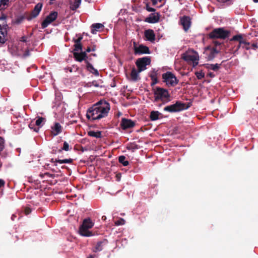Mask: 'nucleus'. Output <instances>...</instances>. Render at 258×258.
I'll use <instances>...</instances> for the list:
<instances>
[{
	"instance_id": "obj_1",
	"label": "nucleus",
	"mask_w": 258,
	"mask_h": 258,
	"mask_svg": "<svg viewBox=\"0 0 258 258\" xmlns=\"http://www.w3.org/2000/svg\"><path fill=\"white\" fill-rule=\"evenodd\" d=\"M109 110V103L100 100L88 109L86 117L91 120H99L107 116Z\"/></svg>"
},
{
	"instance_id": "obj_2",
	"label": "nucleus",
	"mask_w": 258,
	"mask_h": 258,
	"mask_svg": "<svg viewBox=\"0 0 258 258\" xmlns=\"http://www.w3.org/2000/svg\"><path fill=\"white\" fill-rule=\"evenodd\" d=\"M154 95V101L159 100L162 101L163 104L170 101V95L168 90L160 87H156L153 89Z\"/></svg>"
},
{
	"instance_id": "obj_3",
	"label": "nucleus",
	"mask_w": 258,
	"mask_h": 258,
	"mask_svg": "<svg viewBox=\"0 0 258 258\" xmlns=\"http://www.w3.org/2000/svg\"><path fill=\"white\" fill-rule=\"evenodd\" d=\"M230 34L229 30L225 29L224 28H218L214 29L209 34V38L212 39H225L228 38Z\"/></svg>"
},
{
	"instance_id": "obj_4",
	"label": "nucleus",
	"mask_w": 258,
	"mask_h": 258,
	"mask_svg": "<svg viewBox=\"0 0 258 258\" xmlns=\"http://www.w3.org/2000/svg\"><path fill=\"white\" fill-rule=\"evenodd\" d=\"M190 107V103L186 106V104L181 101H176L174 104L168 105L164 107V110L170 112H179Z\"/></svg>"
},
{
	"instance_id": "obj_5",
	"label": "nucleus",
	"mask_w": 258,
	"mask_h": 258,
	"mask_svg": "<svg viewBox=\"0 0 258 258\" xmlns=\"http://www.w3.org/2000/svg\"><path fill=\"white\" fill-rule=\"evenodd\" d=\"M163 82L168 86H175L179 82L176 76L171 72H167L162 75Z\"/></svg>"
},
{
	"instance_id": "obj_6",
	"label": "nucleus",
	"mask_w": 258,
	"mask_h": 258,
	"mask_svg": "<svg viewBox=\"0 0 258 258\" xmlns=\"http://www.w3.org/2000/svg\"><path fill=\"white\" fill-rule=\"evenodd\" d=\"M151 58L149 56H145L138 58L136 64L138 67L139 72H141L146 69V66L151 63Z\"/></svg>"
},
{
	"instance_id": "obj_7",
	"label": "nucleus",
	"mask_w": 258,
	"mask_h": 258,
	"mask_svg": "<svg viewBox=\"0 0 258 258\" xmlns=\"http://www.w3.org/2000/svg\"><path fill=\"white\" fill-rule=\"evenodd\" d=\"M57 12L53 11L51 12L42 22V28H46L50 23L54 21L57 17Z\"/></svg>"
},
{
	"instance_id": "obj_8",
	"label": "nucleus",
	"mask_w": 258,
	"mask_h": 258,
	"mask_svg": "<svg viewBox=\"0 0 258 258\" xmlns=\"http://www.w3.org/2000/svg\"><path fill=\"white\" fill-rule=\"evenodd\" d=\"M43 4L41 3H38L34 7L32 12L26 17V19L28 21H30L34 18L37 17L39 14L42 8Z\"/></svg>"
},
{
	"instance_id": "obj_9",
	"label": "nucleus",
	"mask_w": 258,
	"mask_h": 258,
	"mask_svg": "<svg viewBox=\"0 0 258 258\" xmlns=\"http://www.w3.org/2000/svg\"><path fill=\"white\" fill-rule=\"evenodd\" d=\"M136 125V122L126 118H122L120 126L123 130H126L133 128Z\"/></svg>"
},
{
	"instance_id": "obj_10",
	"label": "nucleus",
	"mask_w": 258,
	"mask_h": 258,
	"mask_svg": "<svg viewBox=\"0 0 258 258\" xmlns=\"http://www.w3.org/2000/svg\"><path fill=\"white\" fill-rule=\"evenodd\" d=\"M181 58L187 62L192 61L193 62L194 67L197 66L198 64V56L183 53L182 54Z\"/></svg>"
},
{
	"instance_id": "obj_11",
	"label": "nucleus",
	"mask_w": 258,
	"mask_h": 258,
	"mask_svg": "<svg viewBox=\"0 0 258 258\" xmlns=\"http://www.w3.org/2000/svg\"><path fill=\"white\" fill-rule=\"evenodd\" d=\"M134 53L135 54H149L150 51L149 48L143 44L139 45V46H134Z\"/></svg>"
},
{
	"instance_id": "obj_12",
	"label": "nucleus",
	"mask_w": 258,
	"mask_h": 258,
	"mask_svg": "<svg viewBox=\"0 0 258 258\" xmlns=\"http://www.w3.org/2000/svg\"><path fill=\"white\" fill-rule=\"evenodd\" d=\"M230 41H237L240 43V45H244V46L246 49H248L249 43L247 42L243 38L241 34H238L234 35L232 38L230 39Z\"/></svg>"
},
{
	"instance_id": "obj_13",
	"label": "nucleus",
	"mask_w": 258,
	"mask_h": 258,
	"mask_svg": "<svg viewBox=\"0 0 258 258\" xmlns=\"http://www.w3.org/2000/svg\"><path fill=\"white\" fill-rule=\"evenodd\" d=\"M219 52V51H218L216 47H213L212 48L207 47L206 50V53L207 55V59L209 60H213Z\"/></svg>"
},
{
	"instance_id": "obj_14",
	"label": "nucleus",
	"mask_w": 258,
	"mask_h": 258,
	"mask_svg": "<svg viewBox=\"0 0 258 258\" xmlns=\"http://www.w3.org/2000/svg\"><path fill=\"white\" fill-rule=\"evenodd\" d=\"M160 19V15L159 13H151L149 17H147L145 21L146 22L154 24L159 22Z\"/></svg>"
},
{
	"instance_id": "obj_15",
	"label": "nucleus",
	"mask_w": 258,
	"mask_h": 258,
	"mask_svg": "<svg viewBox=\"0 0 258 258\" xmlns=\"http://www.w3.org/2000/svg\"><path fill=\"white\" fill-rule=\"evenodd\" d=\"M108 242V240L106 239L98 241L95 246L93 248V251L94 252L101 251L103 249V247L107 244Z\"/></svg>"
},
{
	"instance_id": "obj_16",
	"label": "nucleus",
	"mask_w": 258,
	"mask_h": 258,
	"mask_svg": "<svg viewBox=\"0 0 258 258\" xmlns=\"http://www.w3.org/2000/svg\"><path fill=\"white\" fill-rule=\"evenodd\" d=\"M74 57L76 60L81 62L83 60H85L86 62V60H88L87 58H88V56L86 52H81L80 53L77 52H74L73 53Z\"/></svg>"
},
{
	"instance_id": "obj_17",
	"label": "nucleus",
	"mask_w": 258,
	"mask_h": 258,
	"mask_svg": "<svg viewBox=\"0 0 258 258\" xmlns=\"http://www.w3.org/2000/svg\"><path fill=\"white\" fill-rule=\"evenodd\" d=\"M181 24L182 25L184 30L187 31L191 24L190 19L188 16H183L180 19Z\"/></svg>"
},
{
	"instance_id": "obj_18",
	"label": "nucleus",
	"mask_w": 258,
	"mask_h": 258,
	"mask_svg": "<svg viewBox=\"0 0 258 258\" xmlns=\"http://www.w3.org/2000/svg\"><path fill=\"white\" fill-rule=\"evenodd\" d=\"M144 35L146 39L151 42L155 40V34L152 29H148L145 31Z\"/></svg>"
},
{
	"instance_id": "obj_19",
	"label": "nucleus",
	"mask_w": 258,
	"mask_h": 258,
	"mask_svg": "<svg viewBox=\"0 0 258 258\" xmlns=\"http://www.w3.org/2000/svg\"><path fill=\"white\" fill-rule=\"evenodd\" d=\"M7 31L6 28L0 25V44H3L7 41Z\"/></svg>"
},
{
	"instance_id": "obj_20",
	"label": "nucleus",
	"mask_w": 258,
	"mask_h": 258,
	"mask_svg": "<svg viewBox=\"0 0 258 258\" xmlns=\"http://www.w3.org/2000/svg\"><path fill=\"white\" fill-rule=\"evenodd\" d=\"M51 134L56 136L61 132L62 127L59 123L55 122L54 125L51 126Z\"/></svg>"
},
{
	"instance_id": "obj_21",
	"label": "nucleus",
	"mask_w": 258,
	"mask_h": 258,
	"mask_svg": "<svg viewBox=\"0 0 258 258\" xmlns=\"http://www.w3.org/2000/svg\"><path fill=\"white\" fill-rule=\"evenodd\" d=\"M94 225V222L91 220L90 218H85L83 220L82 224L81 225L82 226V230H83L84 227L88 229L92 228Z\"/></svg>"
},
{
	"instance_id": "obj_22",
	"label": "nucleus",
	"mask_w": 258,
	"mask_h": 258,
	"mask_svg": "<svg viewBox=\"0 0 258 258\" xmlns=\"http://www.w3.org/2000/svg\"><path fill=\"white\" fill-rule=\"evenodd\" d=\"M89 229L84 227L83 230H82V226L80 225L79 229V234L85 237H90L93 236V233L91 231H90Z\"/></svg>"
},
{
	"instance_id": "obj_23",
	"label": "nucleus",
	"mask_w": 258,
	"mask_h": 258,
	"mask_svg": "<svg viewBox=\"0 0 258 258\" xmlns=\"http://www.w3.org/2000/svg\"><path fill=\"white\" fill-rule=\"evenodd\" d=\"M86 69L89 72L92 73L96 76H99V72L97 71V70L93 67V66L89 62L88 60H86Z\"/></svg>"
},
{
	"instance_id": "obj_24",
	"label": "nucleus",
	"mask_w": 258,
	"mask_h": 258,
	"mask_svg": "<svg viewBox=\"0 0 258 258\" xmlns=\"http://www.w3.org/2000/svg\"><path fill=\"white\" fill-rule=\"evenodd\" d=\"M50 162L52 163H54V165H57V163H60V164H63V163H72L73 162V159L71 158L69 159H54L53 158H52L50 160Z\"/></svg>"
},
{
	"instance_id": "obj_25",
	"label": "nucleus",
	"mask_w": 258,
	"mask_h": 258,
	"mask_svg": "<svg viewBox=\"0 0 258 258\" xmlns=\"http://www.w3.org/2000/svg\"><path fill=\"white\" fill-rule=\"evenodd\" d=\"M104 26L101 23H95L93 24L91 27V33L93 34L96 33V31H99L100 29H102Z\"/></svg>"
},
{
	"instance_id": "obj_26",
	"label": "nucleus",
	"mask_w": 258,
	"mask_h": 258,
	"mask_svg": "<svg viewBox=\"0 0 258 258\" xmlns=\"http://www.w3.org/2000/svg\"><path fill=\"white\" fill-rule=\"evenodd\" d=\"M140 73L139 70L137 71L135 68L132 69L131 77L133 81H137L139 79V74Z\"/></svg>"
},
{
	"instance_id": "obj_27",
	"label": "nucleus",
	"mask_w": 258,
	"mask_h": 258,
	"mask_svg": "<svg viewBox=\"0 0 258 258\" xmlns=\"http://www.w3.org/2000/svg\"><path fill=\"white\" fill-rule=\"evenodd\" d=\"M162 114L158 111H152L150 113V118L152 121H155L159 118V115Z\"/></svg>"
},
{
	"instance_id": "obj_28",
	"label": "nucleus",
	"mask_w": 258,
	"mask_h": 258,
	"mask_svg": "<svg viewBox=\"0 0 258 258\" xmlns=\"http://www.w3.org/2000/svg\"><path fill=\"white\" fill-rule=\"evenodd\" d=\"M36 118L37 119L35 121V124L39 129L40 127L43 126L46 121V119L45 118L41 116H37Z\"/></svg>"
},
{
	"instance_id": "obj_29",
	"label": "nucleus",
	"mask_w": 258,
	"mask_h": 258,
	"mask_svg": "<svg viewBox=\"0 0 258 258\" xmlns=\"http://www.w3.org/2000/svg\"><path fill=\"white\" fill-rule=\"evenodd\" d=\"M221 64H205V67L208 70H212L214 71L218 70L220 67Z\"/></svg>"
},
{
	"instance_id": "obj_30",
	"label": "nucleus",
	"mask_w": 258,
	"mask_h": 258,
	"mask_svg": "<svg viewBox=\"0 0 258 258\" xmlns=\"http://www.w3.org/2000/svg\"><path fill=\"white\" fill-rule=\"evenodd\" d=\"M100 82H101V80L96 81L94 80L92 82H88L85 85V87H91L92 86H94L95 87H101V86L100 85Z\"/></svg>"
},
{
	"instance_id": "obj_31",
	"label": "nucleus",
	"mask_w": 258,
	"mask_h": 258,
	"mask_svg": "<svg viewBox=\"0 0 258 258\" xmlns=\"http://www.w3.org/2000/svg\"><path fill=\"white\" fill-rule=\"evenodd\" d=\"M88 135L90 137H95L96 138H101L102 137L101 131L95 132L93 131H90L88 132Z\"/></svg>"
},
{
	"instance_id": "obj_32",
	"label": "nucleus",
	"mask_w": 258,
	"mask_h": 258,
	"mask_svg": "<svg viewBox=\"0 0 258 258\" xmlns=\"http://www.w3.org/2000/svg\"><path fill=\"white\" fill-rule=\"evenodd\" d=\"M81 2V0H74L73 3L71 4V9L73 11H75L79 7Z\"/></svg>"
},
{
	"instance_id": "obj_33",
	"label": "nucleus",
	"mask_w": 258,
	"mask_h": 258,
	"mask_svg": "<svg viewBox=\"0 0 258 258\" xmlns=\"http://www.w3.org/2000/svg\"><path fill=\"white\" fill-rule=\"evenodd\" d=\"M126 157L124 156H120L118 157V161L121 163L124 166H126L129 164L128 161L126 160Z\"/></svg>"
},
{
	"instance_id": "obj_34",
	"label": "nucleus",
	"mask_w": 258,
	"mask_h": 258,
	"mask_svg": "<svg viewBox=\"0 0 258 258\" xmlns=\"http://www.w3.org/2000/svg\"><path fill=\"white\" fill-rule=\"evenodd\" d=\"M126 149L133 152L135 150L139 149V146L135 143H131L127 146Z\"/></svg>"
},
{
	"instance_id": "obj_35",
	"label": "nucleus",
	"mask_w": 258,
	"mask_h": 258,
	"mask_svg": "<svg viewBox=\"0 0 258 258\" xmlns=\"http://www.w3.org/2000/svg\"><path fill=\"white\" fill-rule=\"evenodd\" d=\"M25 19V17L23 15L19 16L16 18L14 20V23L16 24H20Z\"/></svg>"
},
{
	"instance_id": "obj_36",
	"label": "nucleus",
	"mask_w": 258,
	"mask_h": 258,
	"mask_svg": "<svg viewBox=\"0 0 258 258\" xmlns=\"http://www.w3.org/2000/svg\"><path fill=\"white\" fill-rule=\"evenodd\" d=\"M71 148H70V146L69 144L67 142H64L63 143V147L58 150V153H61L62 150H64L66 151H68L70 150Z\"/></svg>"
},
{
	"instance_id": "obj_37",
	"label": "nucleus",
	"mask_w": 258,
	"mask_h": 258,
	"mask_svg": "<svg viewBox=\"0 0 258 258\" xmlns=\"http://www.w3.org/2000/svg\"><path fill=\"white\" fill-rule=\"evenodd\" d=\"M35 123H33L32 121H31L30 124H29V127L31 130H33V131L38 133L39 131V127H35Z\"/></svg>"
},
{
	"instance_id": "obj_38",
	"label": "nucleus",
	"mask_w": 258,
	"mask_h": 258,
	"mask_svg": "<svg viewBox=\"0 0 258 258\" xmlns=\"http://www.w3.org/2000/svg\"><path fill=\"white\" fill-rule=\"evenodd\" d=\"M82 47L83 46L81 43H75L74 51L75 52L78 51L79 50L82 51Z\"/></svg>"
},
{
	"instance_id": "obj_39",
	"label": "nucleus",
	"mask_w": 258,
	"mask_h": 258,
	"mask_svg": "<svg viewBox=\"0 0 258 258\" xmlns=\"http://www.w3.org/2000/svg\"><path fill=\"white\" fill-rule=\"evenodd\" d=\"M7 0H0V10L5 9L6 6L8 5Z\"/></svg>"
},
{
	"instance_id": "obj_40",
	"label": "nucleus",
	"mask_w": 258,
	"mask_h": 258,
	"mask_svg": "<svg viewBox=\"0 0 258 258\" xmlns=\"http://www.w3.org/2000/svg\"><path fill=\"white\" fill-rule=\"evenodd\" d=\"M217 2L220 4H226L229 6L232 4V0H216Z\"/></svg>"
},
{
	"instance_id": "obj_41",
	"label": "nucleus",
	"mask_w": 258,
	"mask_h": 258,
	"mask_svg": "<svg viewBox=\"0 0 258 258\" xmlns=\"http://www.w3.org/2000/svg\"><path fill=\"white\" fill-rule=\"evenodd\" d=\"M114 223L116 226L123 225L125 224V220L123 218H119L115 221Z\"/></svg>"
},
{
	"instance_id": "obj_42",
	"label": "nucleus",
	"mask_w": 258,
	"mask_h": 258,
	"mask_svg": "<svg viewBox=\"0 0 258 258\" xmlns=\"http://www.w3.org/2000/svg\"><path fill=\"white\" fill-rule=\"evenodd\" d=\"M195 75H196L197 78L199 80H201L205 77V74L202 71L196 72Z\"/></svg>"
},
{
	"instance_id": "obj_43",
	"label": "nucleus",
	"mask_w": 258,
	"mask_h": 258,
	"mask_svg": "<svg viewBox=\"0 0 258 258\" xmlns=\"http://www.w3.org/2000/svg\"><path fill=\"white\" fill-rule=\"evenodd\" d=\"M149 77L151 79L157 78V71L154 69L149 74Z\"/></svg>"
},
{
	"instance_id": "obj_44",
	"label": "nucleus",
	"mask_w": 258,
	"mask_h": 258,
	"mask_svg": "<svg viewBox=\"0 0 258 258\" xmlns=\"http://www.w3.org/2000/svg\"><path fill=\"white\" fill-rule=\"evenodd\" d=\"M5 147V140L4 139L0 137V152L3 150Z\"/></svg>"
},
{
	"instance_id": "obj_45",
	"label": "nucleus",
	"mask_w": 258,
	"mask_h": 258,
	"mask_svg": "<svg viewBox=\"0 0 258 258\" xmlns=\"http://www.w3.org/2000/svg\"><path fill=\"white\" fill-rule=\"evenodd\" d=\"M31 212V209L29 207H25L24 209V213L26 215H28Z\"/></svg>"
},
{
	"instance_id": "obj_46",
	"label": "nucleus",
	"mask_w": 258,
	"mask_h": 258,
	"mask_svg": "<svg viewBox=\"0 0 258 258\" xmlns=\"http://www.w3.org/2000/svg\"><path fill=\"white\" fill-rule=\"evenodd\" d=\"M152 80V82L151 83V86H154L155 84H156L158 82V78H154V79H151Z\"/></svg>"
},
{
	"instance_id": "obj_47",
	"label": "nucleus",
	"mask_w": 258,
	"mask_h": 258,
	"mask_svg": "<svg viewBox=\"0 0 258 258\" xmlns=\"http://www.w3.org/2000/svg\"><path fill=\"white\" fill-rule=\"evenodd\" d=\"M146 10L148 11V12H155V9L154 8H151L148 5H146Z\"/></svg>"
},
{
	"instance_id": "obj_48",
	"label": "nucleus",
	"mask_w": 258,
	"mask_h": 258,
	"mask_svg": "<svg viewBox=\"0 0 258 258\" xmlns=\"http://www.w3.org/2000/svg\"><path fill=\"white\" fill-rule=\"evenodd\" d=\"M82 39H83V37L81 36L79 37L77 39H74L73 40L75 43H81Z\"/></svg>"
},
{
	"instance_id": "obj_49",
	"label": "nucleus",
	"mask_w": 258,
	"mask_h": 258,
	"mask_svg": "<svg viewBox=\"0 0 258 258\" xmlns=\"http://www.w3.org/2000/svg\"><path fill=\"white\" fill-rule=\"evenodd\" d=\"M29 55H30V52H29V49H27L25 50V52H24V53L23 55H24V57H26V56H29Z\"/></svg>"
},
{
	"instance_id": "obj_50",
	"label": "nucleus",
	"mask_w": 258,
	"mask_h": 258,
	"mask_svg": "<svg viewBox=\"0 0 258 258\" xmlns=\"http://www.w3.org/2000/svg\"><path fill=\"white\" fill-rule=\"evenodd\" d=\"M5 182L3 179H0V187L4 186Z\"/></svg>"
},
{
	"instance_id": "obj_51",
	"label": "nucleus",
	"mask_w": 258,
	"mask_h": 258,
	"mask_svg": "<svg viewBox=\"0 0 258 258\" xmlns=\"http://www.w3.org/2000/svg\"><path fill=\"white\" fill-rule=\"evenodd\" d=\"M20 41L23 42H26L27 41V37L25 36H23L21 38Z\"/></svg>"
},
{
	"instance_id": "obj_52",
	"label": "nucleus",
	"mask_w": 258,
	"mask_h": 258,
	"mask_svg": "<svg viewBox=\"0 0 258 258\" xmlns=\"http://www.w3.org/2000/svg\"><path fill=\"white\" fill-rule=\"evenodd\" d=\"M207 76L211 78H214L215 76V74L212 72H209Z\"/></svg>"
},
{
	"instance_id": "obj_53",
	"label": "nucleus",
	"mask_w": 258,
	"mask_h": 258,
	"mask_svg": "<svg viewBox=\"0 0 258 258\" xmlns=\"http://www.w3.org/2000/svg\"><path fill=\"white\" fill-rule=\"evenodd\" d=\"M162 0H152V4L153 5L157 4L158 2H161Z\"/></svg>"
},
{
	"instance_id": "obj_54",
	"label": "nucleus",
	"mask_w": 258,
	"mask_h": 258,
	"mask_svg": "<svg viewBox=\"0 0 258 258\" xmlns=\"http://www.w3.org/2000/svg\"><path fill=\"white\" fill-rule=\"evenodd\" d=\"M91 51H92V50H91V47H89V46H88V47H87V49H86V51H85L84 52H86V53H87V52H91Z\"/></svg>"
},
{
	"instance_id": "obj_55",
	"label": "nucleus",
	"mask_w": 258,
	"mask_h": 258,
	"mask_svg": "<svg viewBox=\"0 0 258 258\" xmlns=\"http://www.w3.org/2000/svg\"><path fill=\"white\" fill-rule=\"evenodd\" d=\"M214 43L215 44V46H218V45H220L221 44V43L219 42V41H214Z\"/></svg>"
},
{
	"instance_id": "obj_56",
	"label": "nucleus",
	"mask_w": 258,
	"mask_h": 258,
	"mask_svg": "<svg viewBox=\"0 0 258 258\" xmlns=\"http://www.w3.org/2000/svg\"><path fill=\"white\" fill-rule=\"evenodd\" d=\"M96 45H93L91 48V50L92 51H94L96 50Z\"/></svg>"
},
{
	"instance_id": "obj_57",
	"label": "nucleus",
	"mask_w": 258,
	"mask_h": 258,
	"mask_svg": "<svg viewBox=\"0 0 258 258\" xmlns=\"http://www.w3.org/2000/svg\"><path fill=\"white\" fill-rule=\"evenodd\" d=\"M241 45H240V43H239V44H238V45H237V47H236V49L235 50V52H236V51H237L239 49V48L240 47Z\"/></svg>"
},
{
	"instance_id": "obj_58",
	"label": "nucleus",
	"mask_w": 258,
	"mask_h": 258,
	"mask_svg": "<svg viewBox=\"0 0 258 258\" xmlns=\"http://www.w3.org/2000/svg\"><path fill=\"white\" fill-rule=\"evenodd\" d=\"M67 70H69V71L70 72H73V69L72 68H68V69H67Z\"/></svg>"
},
{
	"instance_id": "obj_59",
	"label": "nucleus",
	"mask_w": 258,
	"mask_h": 258,
	"mask_svg": "<svg viewBox=\"0 0 258 258\" xmlns=\"http://www.w3.org/2000/svg\"><path fill=\"white\" fill-rule=\"evenodd\" d=\"M106 219V216H103L102 217V220H105Z\"/></svg>"
},
{
	"instance_id": "obj_60",
	"label": "nucleus",
	"mask_w": 258,
	"mask_h": 258,
	"mask_svg": "<svg viewBox=\"0 0 258 258\" xmlns=\"http://www.w3.org/2000/svg\"><path fill=\"white\" fill-rule=\"evenodd\" d=\"M87 258H94V257H93V256H92V255H90V256H89L88 257H87Z\"/></svg>"
},
{
	"instance_id": "obj_61",
	"label": "nucleus",
	"mask_w": 258,
	"mask_h": 258,
	"mask_svg": "<svg viewBox=\"0 0 258 258\" xmlns=\"http://www.w3.org/2000/svg\"><path fill=\"white\" fill-rule=\"evenodd\" d=\"M254 3H258V0H253Z\"/></svg>"
},
{
	"instance_id": "obj_62",
	"label": "nucleus",
	"mask_w": 258,
	"mask_h": 258,
	"mask_svg": "<svg viewBox=\"0 0 258 258\" xmlns=\"http://www.w3.org/2000/svg\"><path fill=\"white\" fill-rule=\"evenodd\" d=\"M92 55L94 56H96V54L95 53L94 54H91Z\"/></svg>"
},
{
	"instance_id": "obj_63",
	"label": "nucleus",
	"mask_w": 258,
	"mask_h": 258,
	"mask_svg": "<svg viewBox=\"0 0 258 258\" xmlns=\"http://www.w3.org/2000/svg\"><path fill=\"white\" fill-rule=\"evenodd\" d=\"M252 46H253V47H255V45L253 44H252Z\"/></svg>"
},
{
	"instance_id": "obj_64",
	"label": "nucleus",
	"mask_w": 258,
	"mask_h": 258,
	"mask_svg": "<svg viewBox=\"0 0 258 258\" xmlns=\"http://www.w3.org/2000/svg\"><path fill=\"white\" fill-rule=\"evenodd\" d=\"M7 2H9V0H7Z\"/></svg>"
}]
</instances>
